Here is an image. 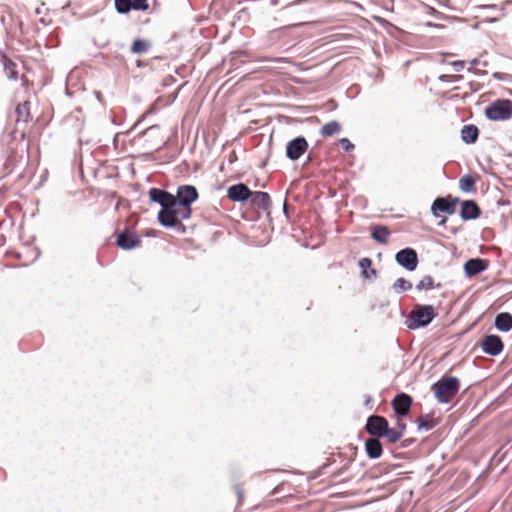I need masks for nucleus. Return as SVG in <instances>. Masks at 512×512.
I'll return each mask as SVG.
<instances>
[{"mask_svg":"<svg viewBox=\"0 0 512 512\" xmlns=\"http://www.w3.org/2000/svg\"><path fill=\"white\" fill-rule=\"evenodd\" d=\"M415 443H416V439L415 438H406V439L401 441L400 448H408V447L412 446Z\"/></svg>","mask_w":512,"mask_h":512,"instance_id":"nucleus-37","label":"nucleus"},{"mask_svg":"<svg viewBox=\"0 0 512 512\" xmlns=\"http://www.w3.org/2000/svg\"><path fill=\"white\" fill-rule=\"evenodd\" d=\"M252 196V191L244 183H238L230 186L227 190V197L233 202H244Z\"/></svg>","mask_w":512,"mask_h":512,"instance_id":"nucleus-13","label":"nucleus"},{"mask_svg":"<svg viewBox=\"0 0 512 512\" xmlns=\"http://www.w3.org/2000/svg\"><path fill=\"white\" fill-rule=\"evenodd\" d=\"M460 204V217L463 221L475 220L480 217L481 209L475 200H463Z\"/></svg>","mask_w":512,"mask_h":512,"instance_id":"nucleus-14","label":"nucleus"},{"mask_svg":"<svg viewBox=\"0 0 512 512\" xmlns=\"http://www.w3.org/2000/svg\"><path fill=\"white\" fill-rule=\"evenodd\" d=\"M361 274H362L363 278L371 279L372 277H376L377 272L375 269L369 268L366 271H362Z\"/></svg>","mask_w":512,"mask_h":512,"instance_id":"nucleus-38","label":"nucleus"},{"mask_svg":"<svg viewBox=\"0 0 512 512\" xmlns=\"http://www.w3.org/2000/svg\"><path fill=\"white\" fill-rule=\"evenodd\" d=\"M494 325L500 332H509L512 329V315L508 312H501L497 314Z\"/></svg>","mask_w":512,"mask_h":512,"instance_id":"nucleus-19","label":"nucleus"},{"mask_svg":"<svg viewBox=\"0 0 512 512\" xmlns=\"http://www.w3.org/2000/svg\"><path fill=\"white\" fill-rule=\"evenodd\" d=\"M115 9L119 14H127L131 10H134L131 0H115Z\"/></svg>","mask_w":512,"mask_h":512,"instance_id":"nucleus-28","label":"nucleus"},{"mask_svg":"<svg viewBox=\"0 0 512 512\" xmlns=\"http://www.w3.org/2000/svg\"><path fill=\"white\" fill-rule=\"evenodd\" d=\"M459 76H452V75H440L439 76V80L441 82H451L452 81V78H454L455 80L458 78Z\"/></svg>","mask_w":512,"mask_h":512,"instance_id":"nucleus-40","label":"nucleus"},{"mask_svg":"<svg viewBox=\"0 0 512 512\" xmlns=\"http://www.w3.org/2000/svg\"><path fill=\"white\" fill-rule=\"evenodd\" d=\"M116 245L124 251L133 250L141 246L140 237L131 229L125 228L120 232H115Z\"/></svg>","mask_w":512,"mask_h":512,"instance_id":"nucleus-5","label":"nucleus"},{"mask_svg":"<svg viewBox=\"0 0 512 512\" xmlns=\"http://www.w3.org/2000/svg\"><path fill=\"white\" fill-rule=\"evenodd\" d=\"M271 4H272V5H276V4H278V0H271Z\"/></svg>","mask_w":512,"mask_h":512,"instance_id":"nucleus-47","label":"nucleus"},{"mask_svg":"<svg viewBox=\"0 0 512 512\" xmlns=\"http://www.w3.org/2000/svg\"><path fill=\"white\" fill-rule=\"evenodd\" d=\"M4 71L6 76L11 80H16L18 78V72L16 70L15 64L9 60L5 59L4 61Z\"/></svg>","mask_w":512,"mask_h":512,"instance_id":"nucleus-29","label":"nucleus"},{"mask_svg":"<svg viewBox=\"0 0 512 512\" xmlns=\"http://www.w3.org/2000/svg\"><path fill=\"white\" fill-rule=\"evenodd\" d=\"M372 402V398L370 396H367L366 399H365V405L366 406H369Z\"/></svg>","mask_w":512,"mask_h":512,"instance_id":"nucleus-43","label":"nucleus"},{"mask_svg":"<svg viewBox=\"0 0 512 512\" xmlns=\"http://www.w3.org/2000/svg\"><path fill=\"white\" fill-rule=\"evenodd\" d=\"M488 267V261L482 258H471L464 264V272L467 276H476Z\"/></svg>","mask_w":512,"mask_h":512,"instance_id":"nucleus-15","label":"nucleus"},{"mask_svg":"<svg viewBox=\"0 0 512 512\" xmlns=\"http://www.w3.org/2000/svg\"><path fill=\"white\" fill-rule=\"evenodd\" d=\"M459 202V198H453L451 195L437 197L431 205V213L434 217H439L441 213L452 215L455 213Z\"/></svg>","mask_w":512,"mask_h":512,"instance_id":"nucleus-6","label":"nucleus"},{"mask_svg":"<svg viewBox=\"0 0 512 512\" xmlns=\"http://www.w3.org/2000/svg\"><path fill=\"white\" fill-rule=\"evenodd\" d=\"M249 200L253 207L262 209L266 212H269L272 205L270 195L267 192L252 191V196L249 197Z\"/></svg>","mask_w":512,"mask_h":512,"instance_id":"nucleus-16","label":"nucleus"},{"mask_svg":"<svg viewBox=\"0 0 512 512\" xmlns=\"http://www.w3.org/2000/svg\"><path fill=\"white\" fill-rule=\"evenodd\" d=\"M484 115L491 121L509 120L512 117V101L497 99L485 108Z\"/></svg>","mask_w":512,"mask_h":512,"instance_id":"nucleus-4","label":"nucleus"},{"mask_svg":"<svg viewBox=\"0 0 512 512\" xmlns=\"http://www.w3.org/2000/svg\"><path fill=\"white\" fill-rule=\"evenodd\" d=\"M461 140L465 144H474L479 137V129L474 124L464 125L460 131Z\"/></svg>","mask_w":512,"mask_h":512,"instance_id":"nucleus-18","label":"nucleus"},{"mask_svg":"<svg viewBox=\"0 0 512 512\" xmlns=\"http://www.w3.org/2000/svg\"><path fill=\"white\" fill-rule=\"evenodd\" d=\"M434 288V280L430 275L424 276L416 285L418 291L430 290Z\"/></svg>","mask_w":512,"mask_h":512,"instance_id":"nucleus-31","label":"nucleus"},{"mask_svg":"<svg viewBox=\"0 0 512 512\" xmlns=\"http://www.w3.org/2000/svg\"><path fill=\"white\" fill-rule=\"evenodd\" d=\"M470 63H471L472 66H476V65H478L480 63V60L478 58H474V59L471 60Z\"/></svg>","mask_w":512,"mask_h":512,"instance_id":"nucleus-41","label":"nucleus"},{"mask_svg":"<svg viewBox=\"0 0 512 512\" xmlns=\"http://www.w3.org/2000/svg\"><path fill=\"white\" fill-rule=\"evenodd\" d=\"M447 221V218L446 217H443L439 222H438V226H442L446 223Z\"/></svg>","mask_w":512,"mask_h":512,"instance_id":"nucleus-45","label":"nucleus"},{"mask_svg":"<svg viewBox=\"0 0 512 512\" xmlns=\"http://www.w3.org/2000/svg\"><path fill=\"white\" fill-rule=\"evenodd\" d=\"M415 423L419 431H430L437 425L432 414L421 415L416 419Z\"/></svg>","mask_w":512,"mask_h":512,"instance_id":"nucleus-22","label":"nucleus"},{"mask_svg":"<svg viewBox=\"0 0 512 512\" xmlns=\"http://www.w3.org/2000/svg\"><path fill=\"white\" fill-rule=\"evenodd\" d=\"M178 205H192L199 198L198 190L193 185H180L173 195Z\"/></svg>","mask_w":512,"mask_h":512,"instance_id":"nucleus-10","label":"nucleus"},{"mask_svg":"<svg viewBox=\"0 0 512 512\" xmlns=\"http://www.w3.org/2000/svg\"><path fill=\"white\" fill-rule=\"evenodd\" d=\"M396 263L406 271H414L419 263L418 254L415 249L406 247L395 254Z\"/></svg>","mask_w":512,"mask_h":512,"instance_id":"nucleus-7","label":"nucleus"},{"mask_svg":"<svg viewBox=\"0 0 512 512\" xmlns=\"http://www.w3.org/2000/svg\"><path fill=\"white\" fill-rule=\"evenodd\" d=\"M148 194L150 201L155 202L160 206L165 204V202H167L173 196V194L170 192L160 188H151Z\"/></svg>","mask_w":512,"mask_h":512,"instance_id":"nucleus-20","label":"nucleus"},{"mask_svg":"<svg viewBox=\"0 0 512 512\" xmlns=\"http://www.w3.org/2000/svg\"><path fill=\"white\" fill-rule=\"evenodd\" d=\"M411 288L412 284L404 278H398L393 284V289L397 294L408 291Z\"/></svg>","mask_w":512,"mask_h":512,"instance_id":"nucleus-30","label":"nucleus"},{"mask_svg":"<svg viewBox=\"0 0 512 512\" xmlns=\"http://www.w3.org/2000/svg\"><path fill=\"white\" fill-rule=\"evenodd\" d=\"M339 145L345 152H350L354 149V144L348 138H341Z\"/></svg>","mask_w":512,"mask_h":512,"instance_id":"nucleus-34","label":"nucleus"},{"mask_svg":"<svg viewBox=\"0 0 512 512\" xmlns=\"http://www.w3.org/2000/svg\"><path fill=\"white\" fill-rule=\"evenodd\" d=\"M381 438L369 437L365 440L364 448L366 455L370 459H378L383 453V445L380 441Z\"/></svg>","mask_w":512,"mask_h":512,"instance_id":"nucleus-17","label":"nucleus"},{"mask_svg":"<svg viewBox=\"0 0 512 512\" xmlns=\"http://www.w3.org/2000/svg\"><path fill=\"white\" fill-rule=\"evenodd\" d=\"M460 381L454 376H443L431 385L434 397L441 404H448L458 394Z\"/></svg>","mask_w":512,"mask_h":512,"instance_id":"nucleus-2","label":"nucleus"},{"mask_svg":"<svg viewBox=\"0 0 512 512\" xmlns=\"http://www.w3.org/2000/svg\"><path fill=\"white\" fill-rule=\"evenodd\" d=\"M384 431L385 432H384L382 438L387 439V441L390 443L399 442L401 440V438L403 437V435L400 431H398L395 427L390 428L389 424L387 425V427Z\"/></svg>","mask_w":512,"mask_h":512,"instance_id":"nucleus-27","label":"nucleus"},{"mask_svg":"<svg viewBox=\"0 0 512 512\" xmlns=\"http://www.w3.org/2000/svg\"><path fill=\"white\" fill-rule=\"evenodd\" d=\"M178 203L172 196L165 204L161 206L157 215L159 224L165 228H174L178 232H185V226L178 219Z\"/></svg>","mask_w":512,"mask_h":512,"instance_id":"nucleus-3","label":"nucleus"},{"mask_svg":"<svg viewBox=\"0 0 512 512\" xmlns=\"http://www.w3.org/2000/svg\"><path fill=\"white\" fill-rule=\"evenodd\" d=\"M17 121L27 123L30 120V103L25 101L16 107Z\"/></svg>","mask_w":512,"mask_h":512,"instance_id":"nucleus-25","label":"nucleus"},{"mask_svg":"<svg viewBox=\"0 0 512 512\" xmlns=\"http://www.w3.org/2000/svg\"><path fill=\"white\" fill-rule=\"evenodd\" d=\"M283 212H284L285 215L287 214V203H286V201L283 204Z\"/></svg>","mask_w":512,"mask_h":512,"instance_id":"nucleus-46","label":"nucleus"},{"mask_svg":"<svg viewBox=\"0 0 512 512\" xmlns=\"http://www.w3.org/2000/svg\"><path fill=\"white\" fill-rule=\"evenodd\" d=\"M304 0H296V1H293L291 3H289L287 6H293V5H297L299 3H302Z\"/></svg>","mask_w":512,"mask_h":512,"instance_id":"nucleus-44","label":"nucleus"},{"mask_svg":"<svg viewBox=\"0 0 512 512\" xmlns=\"http://www.w3.org/2000/svg\"><path fill=\"white\" fill-rule=\"evenodd\" d=\"M135 11H146L149 8L148 0H131Z\"/></svg>","mask_w":512,"mask_h":512,"instance_id":"nucleus-33","label":"nucleus"},{"mask_svg":"<svg viewBox=\"0 0 512 512\" xmlns=\"http://www.w3.org/2000/svg\"><path fill=\"white\" fill-rule=\"evenodd\" d=\"M388 425V420L381 415H370L365 424V431L370 437L382 438L384 430Z\"/></svg>","mask_w":512,"mask_h":512,"instance_id":"nucleus-8","label":"nucleus"},{"mask_svg":"<svg viewBox=\"0 0 512 512\" xmlns=\"http://www.w3.org/2000/svg\"><path fill=\"white\" fill-rule=\"evenodd\" d=\"M438 313L432 305L415 304L409 312L405 325L410 330L427 327L436 317Z\"/></svg>","mask_w":512,"mask_h":512,"instance_id":"nucleus-1","label":"nucleus"},{"mask_svg":"<svg viewBox=\"0 0 512 512\" xmlns=\"http://www.w3.org/2000/svg\"><path fill=\"white\" fill-rule=\"evenodd\" d=\"M151 47V42L146 39H135L130 47L133 54H143L148 52Z\"/></svg>","mask_w":512,"mask_h":512,"instance_id":"nucleus-23","label":"nucleus"},{"mask_svg":"<svg viewBox=\"0 0 512 512\" xmlns=\"http://www.w3.org/2000/svg\"><path fill=\"white\" fill-rule=\"evenodd\" d=\"M402 418H403V417H397V422H396V427H395V428H396L398 431H400V432L402 433V435H404V432H405V430H406V428H407V425H406V423L403 421V419H402Z\"/></svg>","mask_w":512,"mask_h":512,"instance_id":"nucleus-36","label":"nucleus"},{"mask_svg":"<svg viewBox=\"0 0 512 512\" xmlns=\"http://www.w3.org/2000/svg\"><path fill=\"white\" fill-rule=\"evenodd\" d=\"M493 77L498 80H502V74L499 72L493 73Z\"/></svg>","mask_w":512,"mask_h":512,"instance_id":"nucleus-42","label":"nucleus"},{"mask_svg":"<svg viewBox=\"0 0 512 512\" xmlns=\"http://www.w3.org/2000/svg\"><path fill=\"white\" fill-rule=\"evenodd\" d=\"M482 351L490 356H497L502 353L504 344L500 336L489 334L484 336L480 343Z\"/></svg>","mask_w":512,"mask_h":512,"instance_id":"nucleus-12","label":"nucleus"},{"mask_svg":"<svg viewBox=\"0 0 512 512\" xmlns=\"http://www.w3.org/2000/svg\"><path fill=\"white\" fill-rule=\"evenodd\" d=\"M390 236V231L387 226L376 225L371 228V237L374 241L386 244Z\"/></svg>","mask_w":512,"mask_h":512,"instance_id":"nucleus-21","label":"nucleus"},{"mask_svg":"<svg viewBox=\"0 0 512 512\" xmlns=\"http://www.w3.org/2000/svg\"><path fill=\"white\" fill-rule=\"evenodd\" d=\"M475 182L471 174H465L459 180V188L465 193H471L475 190Z\"/></svg>","mask_w":512,"mask_h":512,"instance_id":"nucleus-24","label":"nucleus"},{"mask_svg":"<svg viewBox=\"0 0 512 512\" xmlns=\"http://www.w3.org/2000/svg\"><path fill=\"white\" fill-rule=\"evenodd\" d=\"M464 64H465V62L461 61V60L453 61L452 67H453L454 71L459 72V71L463 70Z\"/></svg>","mask_w":512,"mask_h":512,"instance_id":"nucleus-39","label":"nucleus"},{"mask_svg":"<svg viewBox=\"0 0 512 512\" xmlns=\"http://www.w3.org/2000/svg\"><path fill=\"white\" fill-rule=\"evenodd\" d=\"M341 129V126L340 124L333 120V121H330L328 123H326L325 125H323L321 127V130H320V133L321 135L325 136V137H330L332 135H334L335 133L339 132Z\"/></svg>","mask_w":512,"mask_h":512,"instance_id":"nucleus-26","label":"nucleus"},{"mask_svg":"<svg viewBox=\"0 0 512 512\" xmlns=\"http://www.w3.org/2000/svg\"><path fill=\"white\" fill-rule=\"evenodd\" d=\"M178 207L181 208V210L178 211V219L180 221L187 220L191 217V214H192L191 205H178Z\"/></svg>","mask_w":512,"mask_h":512,"instance_id":"nucleus-32","label":"nucleus"},{"mask_svg":"<svg viewBox=\"0 0 512 512\" xmlns=\"http://www.w3.org/2000/svg\"><path fill=\"white\" fill-rule=\"evenodd\" d=\"M412 403V397L409 394L402 392L395 395L391 405L397 417H406L410 413Z\"/></svg>","mask_w":512,"mask_h":512,"instance_id":"nucleus-11","label":"nucleus"},{"mask_svg":"<svg viewBox=\"0 0 512 512\" xmlns=\"http://www.w3.org/2000/svg\"><path fill=\"white\" fill-rule=\"evenodd\" d=\"M358 265H359V267L361 268L362 271H366L369 268H371L372 260L370 258L364 257V258L359 260Z\"/></svg>","mask_w":512,"mask_h":512,"instance_id":"nucleus-35","label":"nucleus"},{"mask_svg":"<svg viewBox=\"0 0 512 512\" xmlns=\"http://www.w3.org/2000/svg\"><path fill=\"white\" fill-rule=\"evenodd\" d=\"M308 149V142L303 136L290 140L286 145V157L291 161L298 160Z\"/></svg>","mask_w":512,"mask_h":512,"instance_id":"nucleus-9","label":"nucleus"}]
</instances>
